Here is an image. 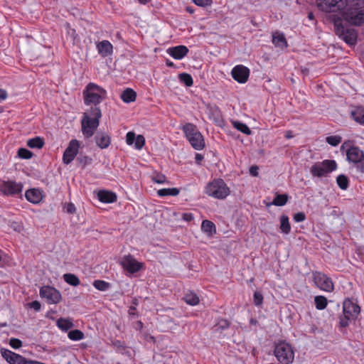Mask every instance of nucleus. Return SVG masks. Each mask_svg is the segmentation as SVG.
Listing matches in <instances>:
<instances>
[{"instance_id": "1", "label": "nucleus", "mask_w": 364, "mask_h": 364, "mask_svg": "<svg viewBox=\"0 0 364 364\" xmlns=\"http://www.w3.org/2000/svg\"><path fill=\"white\" fill-rule=\"evenodd\" d=\"M102 112L100 107H91L87 112L83 113L82 132L85 137H91L100 124Z\"/></svg>"}, {"instance_id": "2", "label": "nucleus", "mask_w": 364, "mask_h": 364, "mask_svg": "<svg viewBox=\"0 0 364 364\" xmlns=\"http://www.w3.org/2000/svg\"><path fill=\"white\" fill-rule=\"evenodd\" d=\"M83 101L85 105L98 107L107 97V90L95 82H89L82 91Z\"/></svg>"}, {"instance_id": "3", "label": "nucleus", "mask_w": 364, "mask_h": 364, "mask_svg": "<svg viewBox=\"0 0 364 364\" xmlns=\"http://www.w3.org/2000/svg\"><path fill=\"white\" fill-rule=\"evenodd\" d=\"M333 23L336 34L349 46L355 45L357 43L358 34L356 31L350 27L344 26L341 16L338 14H333L330 16Z\"/></svg>"}, {"instance_id": "4", "label": "nucleus", "mask_w": 364, "mask_h": 364, "mask_svg": "<svg viewBox=\"0 0 364 364\" xmlns=\"http://www.w3.org/2000/svg\"><path fill=\"white\" fill-rule=\"evenodd\" d=\"M182 131L194 149H203L205 146L204 137L195 124L186 123L183 126Z\"/></svg>"}, {"instance_id": "5", "label": "nucleus", "mask_w": 364, "mask_h": 364, "mask_svg": "<svg viewBox=\"0 0 364 364\" xmlns=\"http://www.w3.org/2000/svg\"><path fill=\"white\" fill-rule=\"evenodd\" d=\"M209 196L217 199H225L230 193V188L222 178H216L209 182L205 188Z\"/></svg>"}, {"instance_id": "6", "label": "nucleus", "mask_w": 364, "mask_h": 364, "mask_svg": "<svg viewBox=\"0 0 364 364\" xmlns=\"http://www.w3.org/2000/svg\"><path fill=\"white\" fill-rule=\"evenodd\" d=\"M274 354L281 364H291L294 360V351L291 345L286 341H279L276 344Z\"/></svg>"}, {"instance_id": "7", "label": "nucleus", "mask_w": 364, "mask_h": 364, "mask_svg": "<svg viewBox=\"0 0 364 364\" xmlns=\"http://www.w3.org/2000/svg\"><path fill=\"white\" fill-rule=\"evenodd\" d=\"M337 168V164L334 160L326 159L321 162H316L312 165L310 172L314 177L326 176L328 173Z\"/></svg>"}, {"instance_id": "8", "label": "nucleus", "mask_w": 364, "mask_h": 364, "mask_svg": "<svg viewBox=\"0 0 364 364\" xmlns=\"http://www.w3.org/2000/svg\"><path fill=\"white\" fill-rule=\"evenodd\" d=\"M318 8L326 13H336L338 16L346 6V0H316Z\"/></svg>"}, {"instance_id": "9", "label": "nucleus", "mask_w": 364, "mask_h": 364, "mask_svg": "<svg viewBox=\"0 0 364 364\" xmlns=\"http://www.w3.org/2000/svg\"><path fill=\"white\" fill-rule=\"evenodd\" d=\"M313 279L316 287L326 292H332L334 290V284L329 277L321 272H314Z\"/></svg>"}, {"instance_id": "10", "label": "nucleus", "mask_w": 364, "mask_h": 364, "mask_svg": "<svg viewBox=\"0 0 364 364\" xmlns=\"http://www.w3.org/2000/svg\"><path fill=\"white\" fill-rule=\"evenodd\" d=\"M39 294L41 298L46 299L50 304H57L62 300L60 292L50 286H43L40 289Z\"/></svg>"}, {"instance_id": "11", "label": "nucleus", "mask_w": 364, "mask_h": 364, "mask_svg": "<svg viewBox=\"0 0 364 364\" xmlns=\"http://www.w3.org/2000/svg\"><path fill=\"white\" fill-rule=\"evenodd\" d=\"M343 314L350 316L352 320H356L360 313V307L357 300L353 298H346L343 302Z\"/></svg>"}, {"instance_id": "12", "label": "nucleus", "mask_w": 364, "mask_h": 364, "mask_svg": "<svg viewBox=\"0 0 364 364\" xmlns=\"http://www.w3.org/2000/svg\"><path fill=\"white\" fill-rule=\"evenodd\" d=\"M120 264L123 269L130 274L138 272L144 267V264L142 262H138L131 255L124 256L120 262Z\"/></svg>"}, {"instance_id": "13", "label": "nucleus", "mask_w": 364, "mask_h": 364, "mask_svg": "<svg viewBox=\"0 0 364 364\" xmlns=\"http://www.w3.org/2000/svg\"><path fill=\"white\" fill-rule=\"evenodd\" d=\"M345 21L351 25L360 26L364 23V10H348L342 14Z\"/></svg>"}, {"instance_id": "14", "label": "nucleus", "mask_w": 364, "mask_h": 364, "mask_svg": "<svg viewBox=\"0 0 364 364\" xmlns=\"http://www.w3.org/2000/svg\"><path fill=\"white\" fill-rule=\"evenodd\" d=\"M80 144L77 139H72L63 155V161L65 164H70L77 156Z\"/></svg>"}, {"instance_id": "15", "label": "nucleus", "mask_w": 364, "mask_h": 364, "mask_svg": "<svg viewBox=\"0 0 364 364\" xmlns=\"http://www.w3.org/2000/svg\"><path fill=\"white\" fill-rule=\"evenodd\" d=\"M23 184L14 181H3L0 184V191L6 196H14L22 192Z\"/></svg>"}, {"instance_id": "16", "label": "nucleus", "mask_w": 364, "mask_h": 364, "mask_svg": "<svg viewBox=\"0 0 364 364\" xmlns=\"http://www.w3.org/2000/svg\"><path fill=\"white\" fill-rule=\"evenodd\" d=\"M231 75L237 82L245 83L250 76V69L243 65H237L232 69Z\"/></svg>"}, {"instance_id": "17", "label": "nucleus", "mask_w": 364, "mask_h": 364, "mask_svg": "<svg viewBox=\"0 0 364 364\" xmlns=\"http://www.w3.org/2000/svg\"><path fill=\"white\" fill-rule=\"evenodd\" d=\"M1 356L9 364H26L27 359L9 349L1 348Z\"/></svg>"}, {"instance_id": "18", "label": "nucleus", "mask_w": 364, "mask_h": 364, "mask_svg": "<svg viewBox=\"0 0 364 364\" xmlns=\"http://www.w3.org/2000/svg\"><path fill=\"white\" fill-rule=\"evenodd\" d=\"M347 159L349 162L355 164L364 158V152L358 146H350L346 151Z\"/></svg>"}, {"instance_id": "19", "label": "nucleus", "mask_w": 364, "mask_h": 364, "mask_svg": "<svg viewBox=\"0 0 364 364\" xmlns=\"http://www.w3.org/2000/svg\"><path fill=\"white\" fill-rule=\"evenodd\" d=\"M189 50L186 46H176L167 49V53L176 60H181L188 53Z\"/></svg>"}, {"instance_id": "20", "label": "nucleus", "mask_w": 364, "mask_h": 364, "mask_svg": "<svg viewBox=\"0 0 364 364\" xmlns=\"http://www.w3.org/2000/svg\"><path fill=\"white\" fill-rule=\"evenodd\" d=\"M98 200L104 203H112L117 201V194L111 191L101 190L97 193Z\"/></svg>"}, {"instance_id": "21", "label": "nucleus", "mask_w": 364, "mask_h": 364, "mask_svg": "<svg viewBox=\"0 0 364 364\" xmlns=\"http://www.w3.org/2000/svg\"><path fill=\"white\" fill-rule=\"evenodd\" d=\"M26 200L32 203H39L43 199V193L38 188H31L26 191Z\"/></svg>"}, {"instance_id": "22", "label": "nucleus", "mask_w": 364, "mask_h": 364, "mask_svg": "<svg viewBox=\"0 0 364 364\" xmlns=\"http://www.w3.org/2000/svg\"><path fill=\"white\" fill-rule=\"evenodd\" d=\"M97 49L99 54L104 58L111 55L113 52V46L112 43L107 40L99 42L97 44Z\"/></svg>"}, {"instance_id": "23", "label": "nucleus", "mask_w": 364, "mask_h": 364, "mask_svg": "<svg viewBox=\"0 0 364 364\" xmlns=\"http://www.w3.org/2000/svg\"><path fill=\"white\" fill-rule=\"evenodd\" d=\"M97 145L101 149L107 148L110 143V136L106 133H97L95 137Z\"/></svg>"}, {"instance_id": "24", "label": "nucleus", "mask_w": 364, "mask_h": 364, "mask_svg": "<svg viewBox=\"0 0 364 364\" xmlns=\"http://www.w3.org/2000/svg\"><path fill=\"white\" fill-rule=\"evenodd\" d=\"M272 43L276 47L282 48L287 47V41L282 33L276 32L272 35Z\"/></svg>"}, {"instance_id": "25", "label": "nucleus", "mask_w": 364, "mask_h": 364, "mask_svg": "<svg viewBox=\"0 0 364 364\" xmlns=\"http://www.w3.org/2000/svg\"><path fill=\"white\" fill-rule=\"evenodd\" d=\"M350 114L354 121L360 124H364V107H355L350 112Z\"/></svg>"}, {"instance_id": "26", "label": "nucleus", "mask_w": 364, "mask_h": 364, "mask_svg": "<svg viewBox=\"0 0 364 364\" xmlns=\"http://www.w3.org/2000/svg\"><path fill=\"white\" fill-rule=\"evenodd\" d=\"M121 99L125 103L133 102L136 99V92L132 88H127L122 93Z\"/></svg>"}, {"instance_id": "27", "label": "nucleus", "mask_w": 364, "mask_h": 364, "mask_svg": "<svg viewBox=\"0 0 364 364\" xmlns=\"http://www.w3.org/2000/svg\"><path fill=\"white\" fill-rule=\"evenodd\" d=\"M279 229L284 234H289L291 232V225L289 221V217L287 215H282L280 217Z\"/></svg>"}, {"instance_id": "28", "label": "nucleus", "mask_w": 364, "mask_h": 364, "mask_svg": "<svg viewBox=\"0 0 364 364\" xmlns=\"http://www.w3.org/2000/svg\"><path fill=\"white\" fill-rule=\"evenodd\" d=\"M112 345L115 348L117 353L123 355H129V350L124 342L119 340H115L112 342Z\"/></svg>"}, {"instance_id": "29", "label": "nucleus", "mask_w": 364, "mask_h": 364, "mask_svg": "<svg viewBox=\"0 0 364 364\" xmlns=\"http://www.w3.org/2000/svg\"><path fill=\"white\" fill-rule=\"evenodd\" d=\"M180 190L177 188H161L157 191V194L160 197L168 196H176L179 194Z\"/></svg>"}, {"instance_id": "30", "label": "nucleus", "mask_w": 364, "mask_h": 364, "mask_svg": "<svg viewBox=\"0 0 364 364\" xmlns=\"http://www.w3.org/2000/svg\"><path fill=\"white\" fill-rule=\"evenodd\" d=\"M183 300L187 304L191 306H196L198 304L200 301L198 295L192 291L186 294Z\"/></svg>"}, {"instance_id": "31", "label": "nucleus", "mask_w": 364, "mask_h": 364, "mask_svg": "<svg viewBox=\"0 0 364 364\" xmlns=\"http://www.w3.org/2000/svg\"><path fill=\"white\" fill-rule=\"evenodd\" d=\"M44 140L40 136L30 139L27 141V146L31 149H41L44 146Z\"/></svg>"}, {"instance_id": "32", "label": "nucleus", "mask_w": 364, "mask_h": 364, "mask_svg": "<svg viewBox=\"0 0 364 364\" xmlns=\"http://www.w3.org/2000/svg\"><path fill=\"white\" fill-rule=\"evenodd\" d=\"M63 279L67 284L73 287H77L80 284V280L79 278L75 274L72 273L65 274L63 275Z\"/></svg>"}, {"instance_id": "33", "label": "nucleus", "mask_w": 364, "mask_h": 364, "mask_svg": "<svg viewBox=\"0 0 364 364\" xmlns=\"http://www.w3.org/2000/svg\"><path fill=\"white\" fill-rule=\"evenodd\" d=\"M201 229L204 232H206L208 235H213V232H215V224L208 220H205L202 222Z\"/></svg>"}, {"instance_id": "34", "label": "nucleus", "mask_w": 364, "mask_h": 364, "mask_svg": "<svg viewBox=\"0 0 364 364\" xmlns=\"http://www.w3.org/2000/svg\"><path fill=\"white\" fill-rule=\"evenodd\" d=\"M232 124L234 128H235L236 129H237L238 131L241 132L245 134L250 135L252 133L250 129L245 123H242L239 121H232Z\"/></svg>"}, {"instance_id": "35", "label": "nucleus", "mask_w": 364, "mask_h": 364, "mask_svg": "<svg viewBox=\"0 0 364 364\" xmlns=\"http://www.w3.org/2000/svg\"><path fill=\"white\" fill-rule=\"evenodd\" d=\"M314 303L318 310H323L328 305V300L324 296H316L314 298Z\"/></svg>"}, {"instance_id": "36", "label": "nucleus", "mask_w": 364, "mask_h": 364, "mask_svg": "<svg viewBox=\"0 0 364 364\" xmlns=\"http://www.w3.org/2000/svg\"><path fill=\"white\" fill-rule=\"evenodd\" d=\"M230 323L227 319L218 318L214 326V331L222 332L223 331L228 329L230 327Z\"/></svg>"}, {"instance_id": "37", "label": "nucleus", "mask_w": 364, "mask_h": 364, "mask_svg": "<svg viewBox=\"0 0 364 364\" xmlns=\"http://www.w3.org/2000/svg\"><path fill=\"white\" fill-rule=\"evenodd\" d=\"M92 284L96 289L102 291H105L111 287L110 283L100 279L95 280Z\"/></svg>"}, {"instance_id": "38", "label": "nucleus", "mask_w": 364, "mask_h": 364, "mask_svg": "<svg viewBox=\"0 0 364 364\" xmlns=\"http://www.w3.org/2000/svg\"><path fill=\"white\" fill-rule=\"evenodd\" d=\"M68 337L71 341H80L85 338L84 333L78 329L72 330L68 332Z\"/></svg>"}, {"instance_id": "39", "label": "nucleus", "mask_w": 364, "mask_h": 364, "mask_svg": "<svg viewBox=\"0 0 364 364\" xmlns=\"http://www.w3.org/2000/svg\"><path fill=\"white\" fill-rule=\"evenodd\" d=\"M287 194H277L272 203L276 206H283L287 203Z\"/></svg>"}, {"instance_id": "40", "label": "nucleus", "mask_w": 364, "mask_h": 364, "mask_svg": "<svg viewBox=\"0 0 364 364\" xmlns=\"http://www.w3.org/2000/svg\"><path fill=\"white\" fill-rule=\"evenodd\" d=\"M336 182L338 187L342 190H346L349 186V180L348 177L343 174L338 176Z\"/></svg>"}, {"instance_id": "41", "label": "nucleus", "mask_w": 364, "mask_h": 364, "mask_svg": "<svg viewBox=\"0 0 364 364\" xmlns=\"http://www.w3.org/2000/svg\"><path fill=\"white\" fill-rule=\"evenodd\" d=\"M58 327L63 331H68L73 326V323L68 319L59 318L57 321Z\"/></svg>"}, {"instance_id": "42", "label": "nucleus", "mask_w": 364, "mask_h": 364, "mask_svg": "<svg viewBox=\"0 0 364 364\" xmlns=\"http://www.w3.org/2000/svg\"><path fill=\"white\" fill-rule=\"evenodd\" d=\"M178 78L181 82L185 84L187 87H191L193 84L192 76L186 73H181L178 75Z\"/></svg>"}, {"instance_id": "43", "label": "nucleus", "mask_w": 364, "mask_h": 364, "mask_svg": "<svg viewBox=\"0 0 364 364\" xmlns=\"http://www.w3.org/2000/svg\"><path fill=\"white\" fill-rule=\"evenodd\" d=\"M145 138L143 135L139 134L136 136L135 141H134V147L137 150H141L143 146L145 145Z\"/></svg>"}, {"instance_id": "44", "label": "nucleus", "mask_w": 364, "mask_h": 364, "mask_svg": "<svg viewBox=\"0 0 364 364\" xmlns=\"http://www.w3.org/2000/svg\"><path fill=\"white\" fill-rule=\"evenodd\" d=\"M65 28L66 30V34L68 37L70 38L71 40L73 41H75V39L77 37V34L76 33V31L74 28H72L70 26V24L69 23H65Z\"/></svg>"}, {"instance_id": "45", "label": "nucleus", "mask_w": 364, "mask_h": 364, "mask_svg": "<svg viewBox=\"0 0 364 364\" xmlns=\"http://www.w3.org/2000/svg\"><path fill=\"white\" fill-rule=\"evenodd\" d=\"M341 139L340 136H329L326 138V141L333 146H336L341 142Z\"/></svg>"}, {"instance_id": "46", "label": "nucleus", "mask_w": 364, "mask_h": 364, "mask_svg": "<svg viewBox=\"0 0 364 364\" xmlns=\"http://www.w3.org/2000/svg\"><path fill=\"white\" fill-rule=\"evenodd\" d=\"M18 156L21 159H29L32 157L33 153L27 149L20 148L18 150Z\"/></svg>"}, {"instance_id": "47", "label": "nucleus", "mask_w": 364, "mask_h": 364, "mask_svg": "<svg viewBox=\"0 0 364 364\" xmlns=\"http://www.w3.org/2000/svg\"><path fill=\"white\" fill-rule=\"evenodd\" d=\"M350 320H352L350 316L343 314V316H341L339 318V326L342 328H346L349 326Z\"/></svg>"}, {"instance_id": "48", "label": "nucleus", "mask_w": 364, "mask_h": 364, "mask_svg": "<svg viewBox=\"0 0 364 364\" xmlns=\"http://www.w3.org/2000/svg\"><path fill=\"white\" fill-rule=\"evenodd\" d=\"M152 180L154 182L159 183V184H163L166 183V177L165 175L162 173H156L153 177Z\"/></svg>"}, {"instance_id": "49", "label": "nucleus", "mask_w": 364, "mask_h": 364, "mask_svg": "<svg viewBox=\"0 0 364 364\" xmlns=\"http://www.w3.org/2000/svg\"><path fill=\"white\" fill-rule=\"evenodd\" d=\"M253 301L255 306H260L263 302V296L261 293L256 291L253 295Z\"/></svg>"}, {"instance_id": "50", "label": "nucleus", "mask_w": 364, "mask_h": 364, "mask_svg": "<svg viewBox=\"0 0 364 364\" xmlns=\"http://www.w3.org/2000/svg\"><path fill=\"white\" fill-rule=\"evenodd\" d=\"M9 345L12 348L18 349L22 346V342L18 338H12L9 340Z\"/></svg>"}, {"instance_id": "51", "label": "nucleus", "mask_w": 364, "mask_h": 364, "mask_svg": "<svg viewBox=\"0 0 364 364\" xmlns=\"http://www.w3.org/2000/svg\"><path fill=\"white\" fill-rule=\"evenodd\" d=\"M136 138L135 133L133 132H129L126 134V143L131 146L134 143Z\"/></svg>"}, {"instance_id": "52", "label": "nucleus", "mask_w": 364, "mask_h": 364, "mask_svg": "<svg viewBox=\"0 0 364 364\" xmlns=\"http://www.w3.org/2000/svg\"><path fill=\"white\" fill-rule=\"evenodd\" d=\"M193 2L198 6L205 7L208 6H210L213 3V1L212 0H193Z\"/></svg>"}, {"instance_id": "53", "label": "nucleus", "mask_w": 364, "mask_h": 364, "mask_svg": "<svg viewBox=\"0 0 364 364\" xmlns=\"http://www.w3.org/2000/svg\"><path fill=\"white\" fill-rule=\"evenodd\" d=\"M294 220L296 223L303 222L306 220V215L303 212H299L294 215Z\"/></svg>"}, {"instance_id": "54", "label": "nucleus", "mask_w": 364, "mask_h": 364, "mask_svg": "<svg viewBox=\"0 0 364 364\" xmlns=\"http://www.w3.org/2000/svg\"><path fill=\"white\" fill-rule=\"evenodd\" d=\"M64 208L69 214H74L76 211L75 206L73 203H66Z\"/></svg>"}, {"instance_id": "55", "label": "nucleus", "mask_w": 364, "mask_h": 364, "mask_svg": "<svg viewBox=\"0 0 364 364\" xmlns=\"http://www.w3.org/2000/svg\"><path fill=\"white\" fill-rule=\"evenodd\" d=\"M355 164L357 171L360 173H364V157Z\"/></svg>"}, {"instance_id": "56", "label": "nucleus", "mask_w": 364, "mask_h": 364, "mask_svg": "<svg viewBox=\"0 0 364 364\" xmlns=\"http://www.w3.org/2000/svg\"><path fill=\"white\" fill-rule=\"evenodd\" d=\"M210 110H211L213 115L214 116V119H215V120L218 119L219 117H220V109L218 107L215 106L214 107H212Z\"/></svg>"}, {"instance_id": "57", "label": "nucleus", "mask_w": 364, "mask_h": 364, "mask_svg": "<svg viewBox=\"0 0 364 364\" xmlns=\"http://www.w3.org/2000/svg\"><path fill=\"white\" fill-rule=\"evenodd\" d=\"M29 306L35 311H38L41 310V304L38 301H33L29 304Z\"/></svg>"}, {"instance_id": "58", "label": "nucleus", "mask_w": 364, "mask_h": 364, "mask_svg": "<svg viewBox=\"0 0 364 364\" xmlns=\"http://www.w3.org/2000/svg\"><path fill=\"white\" fill-rule=\"evenodd\" d=\"M182 218L185 221L191 222V220H193L194 217L193 213H184L182 215Z\"/></svg>"}, {"instance_id": "59", "label": "nucleus", "mask_w": 364, "mask_h": 364, "mask_svg": "<svg viewBox=\"0 0 364 364\" xmlns=\"http://www.w3.org/2000/svg\"><path fill=\"white\" fill-rule=\"evenodd\" d=\"M258 166H252L250 168V173L252 176H258Z\"/></svg>"}, {"instance_id": "60", "label": "nucleus", "mask_w": 364, "mask_h": 364, "mask_svg": "<svg viewBox=\"0 0 364 364\" xmlns=\"http://www.w3.org/2000/svg\"><path fill=\"white\" fill-rule=\"evenodd\" d=\"M8 97L7 92L5 90L0 89V102L5 100Z\"/></svg>"}, {"instance_id": "61", "label": "nucleus", "mask_w": 364, "mask_h": 364, "mask_svg": "<svg viewBox=\"0 0 364 364\" xmlns=\"http://www.w3.org/2000/svg\"><path fill=\"white\" fill-rule=\"evenodd\" d=\"M195 159L196 161L199 164L203 159V156L200 154H196Z\"/></svg>"}, {"instance_id": "62", "label": "nucleus", "mask_w": 364, "mask_h": 364, "mask_svg": "<svg viewBox=\"0 0 364 364\" xmlns=\"http://www.w3.org/2000/svg\"><path fill=\"white\" fill-rule=\"evenodd\" d=\"M166 65L168 68H175V64L169 59L166 60Z\"/></svg>"}, {"instance_id": "63", "label": "nucleus", "mask_w": 364, "mask_h": 364, "mask_svg": "<svg viewBox=\"0 0 364 364\" xmlns=\"http://www.w3.org/2000/svg\"><path fill=\"white\" fill-rule=\"evenodd\" d=\"M353 1H355V4L359 6H364V0H353Z\"/></svg>"}, {"instance_id": "64", "label": "nucleus", "mask_w": 364, "mask_h": 364, "mask_svg": "<svg viewBox=\"0 0 364 364\" xmlns=\"http://www.w3.org/2000/svg\"><path fill=\"white\" fill-rule=\"evenodd\" d=\"M293 134L291 131H288L285 134V137L288 139L293 138Z\"/></svg>"}]
</instances>
